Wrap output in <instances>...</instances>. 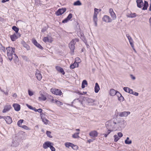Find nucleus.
Returning a JSON list of instances; mask_svg holds the SVG:
<instances>
[{
    "instance_id": "obj_16",
    "label": "nucleus",
    "mask_w": 151,
    "mask_h": 151,
    "mask_svg": "<svg viewBox=\"0 0 151 151\" xmlns=\"http://www.w3.org/2000/svg\"><path fill=\"white\" fill-rule=\"evenodd\" d=\"M32 42L37 47L41 50L43 49V47L37 42L36 40L35 39L33 40Z\"/></svg>"
},
{
    "instance_id": "obj_15",
    "label": "nucleus",
    "mask_w": 151,
    "mask_h": 151,
    "mask_svg": "<svg viewBox=\"0 0 151 151\" xmlns=\"http://www.w3.org/2000/svg\"><path fill=\"white\" fill-rule=\"evenodd\" d=\"M110 15L113 20H115L116 19V16L115 13L114 12L112 9H110L109 10Z\"/></svg>"
},
{
    "instance_id": "obj_62",
    "label": "nucleus",
    "mask_w": 151,
    "mask_h": 151,
    "mask_svg": "<svg viewBox=\"0 0 151 151\" xmlns=\"http://www.w3.org/2000/svg\"><path fill=\"white\" fill-rule=\"evenodd\" d=\"M131 47L133 48L134 47V44L133 42H129Z\"/></svg>"
},
{
    "instance_id": "obj_55",
    "label": "nucleus",
    "mask_w": 151,
    "mask_h": 151,
    "mask_svg": "<svg viewBox=\"0 0 151 151\" xmlns=\"http://www.w3.org/2000/svg\"><path fill=\"white\" fill-rule=\"evenodd\" d=\"M126 37H127V38H128V39L129 40H131V39H132V37H131V36H129V34H127L126 35Z\"/></svg>"
},
{
    "instance_id": "obj_54",
    "label": "nucleus",
    "mask_w": 151,
    "mask_h": 151,
    "mask_svg": "<svg viewBox=\"0 0 151 151\" xmlns=\"http://www.w3.org/2000/svg\"><path fill=\"white\" fill-rule=\"evenodd\" d=\"M116 95L118 98L122 95L118 91H116Z\"/></svg>"
},
{
    "instance_id": "obj_18",
    "label": "nucleus",
    "mask_w": 151,
    "mask_h": 151,
    "mask_svg": "<svg viewBox=\"0 0 151 151\" xmlns=\"http://www.w3.org/2000/svg\"><path fill=\"white\" fill-rule=\"evenodd\" d=\"M136 2L138 7L141 8L143 5L142 0H137Z\"/></svg>"
},
{
    "instance_id": "obj_39",
    "label": "nucleus",
    "mask_w": 151,
    "mask_h": 151,
    "mask_svg": "<svg viewBox=\"0 0 151 151\" xmlns=\"http://www.w3.org/2000/svg\"><path fill=\"white\" fill-rule=\"evenodd\" d=\"M46 134L47 136L50 138H52V137L51 135V132L49 131H47Z\"/></svg>"
},
{
    "instance_id": "obj_45",
    "label": "nucleus",
    "mask_w": 151,
    "mask_h": 151,
    "mask_svg": "<svg viewBox=\"0 0 151 151\" xmlns=\"http://www.w3.org/2000/svg\"><path fill=\"white\" fill-rule=\"evenodd\" d=\"M56 104L58 106H60V105H63V103L59 101H58L57 102Z\"/></svg>"
},
{
    "instance_id": "obj_32",
    "label": "nucleus",
    "mask_w": 151,
    "mask_h": 151,
    "mask_svg": "<svg viewBox=\"0 0 151 151\" xmlns=\"http://www.w3.org/2000/svg\"><path fill=\"white\" fill-rule=\"evenodd\" d=\"M73 4L74 6H81L82 5V4L79 0H78L75 2Z\"/></svg>"
},
{
    "instance_id": "obj_10",
    "label": "nucleus",
    "mask_w": 151,
    "mask_h": 151,
    "mask_svg": "<svg viewBox=\"0 0 151 151\" xmlns=\"http://www.w3.org/2000/svg\"><path fill=\"white\" fill-rule=\"evenodd\" d=\"M89 135L92 138H95L98 136V133L96 130L92 131L89 133Z\"/></svg>"
},
{
    "instance_id": "obj_35",
    "label": "nucleus",
    "mask_w": 151,
    "mask_h": 151,
    "mask_svg": "<svg viewBox=\"0 0 151 151\" xmlns=\"http://www.w3.org/2000/svg\"><path fill=\"white\" fill-rule=\"evenodd\" d=\"M65 145L66 147H72V145H73V144L69 142H66L65 143Z\"/></svg>"
},
{
    "instance_id": "obj_31",
    "label": "nucleus",
    "mask_w": 151,
    "mask_h": 151,
    "mask_svg": "<svg viewBox=\"0 0 151 151\" xmlns=\"http://www.w3.org/2000/svg\"><path fill=\"white\" fill-rule=\"evenodd\" d=\"M132 141L129 140V137H127L125 141V143L127 144H130L132 143Z\"/></svg>"
},
{
    "instance_id": "obj_37",
    "label": "nucleus",
    "mask_w": 151,
    "mask_h": 151,
    "mask_svg": "<svg viewBox=\"0 0 151 151\" xmlns=\"http://www.w3.org/2000/svg\"><path fill=\"white\" fill-rule=\"evenodd\" d=\"M47 97L50 100V101L51 102H53V101H54V99H53V97L52 96L48 95L47 96Z\"/></svg>"
},
{
    "instance_id": "obj_38",
    "label": "nucleus",
    "mask_w": 151,
    "mask_h": 151,
    "mask_svg": "<svg viewBox=\"0 0 151 151\" xmlns=\"http://www.w3.org/2000/svg\"><path fill=\"white\" fill-rule=\"evenodd\" d=\"M19 145V143L16 141H14V142H13L12 145L14 147H16L18 146Z\"/></svg>"
},
{
    "instance_id": "obj_36",
    "label": "nucleus",
    "mask_w": 151,
    "mask_h": 151,
    "mask_svg": "<svg viewBox=\"0 0 151 151\" xmlns=\"http://www.w3.org/2000/svg\"><path fill=\"white\" fill-rule=\"evenodd\" d=\"M114 142H116L120 138H119L118 136L116 135H115L114 136Z\"/></svg>"
},
{
    "instance_id": "obj_5",
    "label": "nucleus",
    "mask_w": 151,
    "mask_h": 151,
    "mask_svg": "<svg viewBox=\"0 0 151 151\" xmlns=\"http://www.w3.org/2000/svg\"><path fill=\"white\" fill-rule=\"evenodd\" d=\"M84 100L86 101L90 105H94V102L95 101L93 99L88 98L87 97H84L83 98Z\"/></svg>"
},
{
    "instance_id": "obj_57",
    "label": "nucleus",
    "mask_w": 151,
    "mask_h": 151,
    "mask_svg": "<svg viewBox=\"0 0 151 151\" xmlns=\"http://www.w3.org/2000/svg\"><path fill=\"white\" fill-rule=\"evenodd\" d=\"M27 106V107L30 109H32V110L33 108V107H32V106H30L28 104H27L26 105Z\"/></svg>"
},
{
    "instance_id": "obj_1",
    "label": "nucleus",
    "mask_w": 151,
    "mask_h": 151,
    "mask_svg": "<svg viewBox=\"0 0 151 151\" xmlns=\"http://www.w3.org/2000/svg\"><path fill=\"white\" fill-rule=\"evenodd\" d=\"M6 50L7 51V54L8 59L10 61L12 60L13 59V55L15 52V48L14 47H8L6 48ZM14 55L18 59L17 56L15 53L14 54Z\"/></svg>"
},
{
    "instance_id": "obj_33",
    "label": "nucleus",
    "mask_w": 151,
    "mask_h": 151,
    "mask_svg": "<svg viewBox=\"0 0 151 151\" xmlns=\"http://www.w3.org/2000/svg\"><path fill=\"white\" fill-rule=\"evenodd\" d=\"M23 121L24 120L23 119H20L18 121L17 123L18 126L19 127H21L22 126H21V125Z\"/></svg>"
},
{
    "instance_id": "obj_43",
    "label": "nucleus",
    "mask_w": 151,
    "mask_h": 151,
    "mask_svg": "<svg viewBox=\"0 0 151 151\" xmlns=\"http://www.w3.org/2000/svg\"><path fill=\"white\" fill-rule=\"evenodd\" d=\"M129 88L128 87H124L123 88V89L125 92L128 93Z\"/></svg>"
},
{
    "instance_id": "obj_59",
    "label": "nucleus",
    "mask_w": 151,
    "mask_h": 151,
    "mask_svg": "<svg viewBox=\"0 0 151 151\" xmlns=\"http://www.w3.org/2000/svg\"><path fill=\"white\" fill-rule=\"evenodd\" d=\"M42 110L41 109H39L37 110V112H38L40 113H41L42 112Z\"/></svg>"
},
{
    "instance_id": "obj_23",
    "label": "nucleus",
    "mask_w": 151,
    "mask_h": 151,
    "mask_svg": "<svg viewBox=\"0 0 151 151\" xmlns=\"http://www.w3.org/2000/svg\"><path fill=\"white\" fill-rule=\"evenodd\" d=\"M10 37L11 40L13 41H15L18 38L17 36L15 34L11 35Z\"/></svg>"
},
{
    "instance_id": "obj_14",
    "label": "nucleus",
    "mask_w": 151,
    "mask_h": 151,
    "mask_svg": "<svg viewBox=\"0 0 151 151\" xmlns=\"http://www.w3.org/2000/svg\"><path fill=\"white\" fill-rule=\"evenodd\" d=\"M11 106L9 104H7L4 106L2 112L3 113H6L8 111L11 109Z\"/></svg>"
},
{
    "instance_id": "obj_53",
    "label": "nucleus",
    "mask_w": 151,
    "mask_h": 151,
    "mask_svg": "<svg viewBox=\"0 0 151 151\" xmlns=\"http://www.w3.org/2000/svg\"><path fill=\"white\" fill-rule=\"evenodd\" d=\"M69 20H68L67 18H66L65 19H64L62 21V23H67Z\"/></svg>"
},
{
    "instance_id": "obj_42",
    "label": "nucleus",
    "mask_w": 151,
    "mask_h": 151,
    "mask_svg": "<svg viewBox=\"0 0 151 151\" xmlns=\"http://www.w3.org/2000/svg\"><path fill=\"white\" fill-rule=\"evenodd\" d=\"M42 121L44 124H47L49 122V121L46 119H42Z\"/></svg>"
},
{
    "instance_id": "obj_48",
    "label": "nucleus",
    "mask_w": 151,
    "mask_h": 151,
    "mask_svg": "<svg viewBox=\"0 0 151 151\" xmlns=\"http://www.w3.org/2000/svg\"><path fill=\"white\" fill-rule=\"evenodd\" d=\"M79 63V61L78 63H77L75 62L73 63V65H74V66L75 67H78V63Z\"/></svg>"
},
{
    "instance_id": "obj_46",
    "label": "nucleus",
    "mask_w": 151,
    "mask_h": 151,
    "mask_svg": "<svg viewBox=\"0 0 151 151\" xmlns=\"http://www.w3.org/2000/svg\"><path fill=\"white\" fill-rule=\"evenodd\" d=\"M118 99L119 101H123L124 100V97L121 95L118 98Z\"/></svg>"
},
{
    "instance_id": "obj_50",
    "label": "nucleus",
    "mask_w": 151,
    "mask_h": 151,
    "mask_svg": "<svg viewBox=\"0 0 151 151\" xmlns=\"http://www.w3.org/2000/svg\"><path fill=\"white\" fill-rule=\"evenodd\" d=\"M21 127L26 130H28V127L27 126L25 125H22Z\"/></svg>"
},
{
    "instance_id": "obj_44",
    "label": "nucleus",
    "mask_w": 151,
    "mask_h": 151,
    "mask_svg": "<svg viewBox=\"0 0 151 151\" xmlns=\"http://www.w3.org/2000/svg\"><path fill=\"white\" fill-rule=\"evenodd\" d=\"M72 17V15L71 13L66 18L69 20L71 19Z\"/></svg>"
},
{
    "instance_id": "obj_4",
    "label": "nucleus",
    "mask_w": 151,
    "mask_h": 151,
    "mask_svg": "<svg viewBox=\"0 0 151 151\" xmlns=\"http://www.w3.org/2000/svg\"><path fill=\"white\" fill-rule=\"evenodd\" d=\"M50 91L53 94L56 95L60 96L62 94L61 91L58 89L55 88H51L50 89Z\"/></svg>"
},
{
    "instance_id": "obj_56",
    "label": "nucleus",
    "mask_w": 151,
    "mask_h": 151,
    "mask_svg": "<svg viewBox=\"0 0 151 151\" xmlns=\"http://www.w3.org/2000/svg\"><path fill=\"white\" fill-rule=\"evenodd\" d=\"M3 60L1 56V54H0V62L2 64L3 63Z\"/></svg>"
},
{
    "instance_id": "obj_26",
    "label": "nucleus",
    "mask_w": 151,
    "mask_h": 151,
    "mask_svg": "<svg viewBox=\"0 0 151 151\" xmlns=\"http://www.w3.org/2000/svg\"><path fill=\"white\" fill-rule=\"evenodd\" d=\"M117 91L114 90V89H111L110 91V95L111 96H114L115 95Z\"/></svg>"
},
{
    "instance_id": "obj_51",
    "label": "nucleus",
    "mask_w": 151,
    "mask_h": 151,
    "mask_svg": "<svg viewBox=\"0 0 151 151\" xmlns=\"http://www.w3.org/2000/svg\"><path fill=\"white\" fill-rule=\"evenodd\" d=\"M28 92L29 95L30 96H32L33 95V92L32 91H30L29 90H28Z\"/></svg>"
},
{
    "instance_id": "obj_52",
    "label": "nucleus",
    "mask_w": 151,
    "mask_h": 151,
    "mask_svg": "<svg viewBox=\"0 0 151 151\" xmlns=\"http://www.w3.org/2000/svg\"><path fill=\"white\" fill-rule=\"evenodd\" d=\"M53 145H52L50 147V148L51 150V151H55V148L52 146Z\"/></svg>"
},
{
    "instance_id": "obj_58",
    "label": "nucleus",
    "mask_w": 151,
    "mask_h": 151,
    "mask_svg": "<svg viewBox=\"0 0 151 151\" xmlns=\"http://www.w3.org/2000/svg\"><path fill=\"white\" fill-rule=\"evenodd\" d=\"M128 93L130 94H132L134 93V92L133 91L132 89H129V90Z\"/></svg>"
},
{
    "instance_id": "obj_61",
    "label": "nucleus",
    "mask_w": 151,
    "mask_h": 151,
    "mask_svg": "<svg viewBox=\"0 0 151 151\" xmlns=\"http://www.w3.org/2000/svg\"><path fill=\"white\" fill-rule=\"evenodd\" d=\"M133 94L135 95V96H137L138 95V93L137 92H134V93H133L132 94Z\"/></svg>"
},
{
    "instance_id": "obj_12",
    "label": "nucleus",
    "mask_w": 151,
    "mask_h": 151,
    "mask_svg": "<svg viewBox=\"0 0 151 151\" xmlns=\"http://www.w3.org/2000/svg\"><path fill=\"white\" fill-rule=\"evenodd\" d=\"M102 19L103 21L106 22H111L112 21V20L107 15H104Z\"/></svg>"
},
{
    "instance_id": "obj_13",
    "label": "nucleus",
    "mask_w": 151,
    "mask_h": 151,
    "mask_svg": "<svg viewBox=\"0 0 151 151\" xmlns=\"http://www.w3.org/2000/svg\"><path fill=\"white\" fill-rule=\"evenodd\" d=\"M36 76L39 81L41 80L42 78V75L40 72L38 70H37L35 73Z\"/></svg>"
},
{
    "instance_id": "obj_30",
    "label": "nucleus",
    "mask_w": 151,
    "mask_h": 151,
    "mask_svg": "<svg viewBox=\"0 0 151 151\" xmlns=\"http://www.w3.org/2000/svg\"><path fill=\"white\" fill-rule=\"evenodd\" d=\"M85 85H87V83L86 80H84L83 81L82 83L81 87L82 88H83L85 87Z\"/></svg>"
},
{
    "instance_id": "obj_41",
    "label": "nucleus",
    "mask_w": 151,
    "mask_h": 151,
    "mask_svg": "<svg viewBox=\"0 0 151 151\" xmlns=\"http://www.w3.org/2000/svg\"><path fill=\"white\" fill-rule=\"evenodd\" d=\"M43 41L45 42H49V39L47 37H44L43 39Z\"/></svg>"
},
{
    "instance_id": "obj_20",
    "label": "nucleus",
    "mask_w": 151,
    "mask_h": 151,
    "mask_svg": "<svg viewBox=\"0 0 151 151\" xmlns=\"http://www.w3.org/2000/svg\"><path fill=\"white\" fill-rule=\"evenodd\" d=\"M46 96L43 94H41L38 97V99L40 101H45L46 99Z\"/></svg>"
},
{
    "instance_id": "obj_22",
    "label": "nucleus",
    "mask_w": 151,
    "mask_h": 151,
    "mask_svg": "<svg viewBox=\"0 0 151 151\" xmlns=\"http://www.w3.org/2000/svg\"><path fill=\"white\" fill-rule=\"evenodd\" d=\"M100 90V87L98 83H96L95 84V86L94 88V91L96 93H98Z\"/></svg>"
},
{
    "instance_id": "obj_25",
    "label": "nucleus",
    "mask_w": 151,
    "mask_h": 151,
    "mask_svg": "<svg viewBox=\"0 0 151 151\" xmlns=\"http://www.w3.org/2000/svg\"><path fill=\"white\" fill-rule=\"evenodd\" d=\"M143 7L142 8V10H146L147 9V8L148 6V2L146 1H145L144 4L143 5Z\"/></svg>"
},
{
    "instance_id": "obj_49",
    "label": "nucleus",
    "mask_w": 151,
    "mask_h": 151,
    "mask_svg": "<svg viewBox=\"0 0 151 151\" xmlns=\"http://www.w3.org/2000/svg\"><path fill=\"white\" fill-rule=\"evenodd\" d=\"M136 17V14L133 13L132 14H131L129 15V17L131 18H133L134 17Z\"/></svg>"
},
{
    "instance_id": "obj_29",
    "label": "nucleus",
    "mask_w": 151,
    "mask_h": 151,
    "mask_svg": "<svg viewBox=\"0 0 151 151\" xmlns=\"http://www.w3.org/2000/svg\"><path fill=\"white\" fill-rule=\"evenodd\" d=\"M22 45L27 50H29L30 49L29 46L25 42H23L22 43Z\"/></svg>"
},
{
    "instance_id": "obj_64",
    "label": "nucleus",
    "mask_w": 151,
    "mask_h": 151,
    "mask_svg": "<svg viewBox=\"0 0 151 151\" xmlns=\"http://www.w3.org/2000/svg\"><path fill=\"white\" fill-rule=\"evenodd\" d=\"M46 30V28H44L42 29L41 30V32H44Z\"/></svg>"
},
{
    "instance_id": "obj_6",
    "label": "nucleus",
    "mask_w": 151,
    "mask_h": 151,
    "mask_svg": "<svg viewBox=\"0 0 151 151\" xmlns=\"http://www.w3.org/2000/svg\"><path fill=\"white\" fill-rule=\"evenodd\" d=\"M66 11V9L65 8L59 9L55 12V14L58 16L61 15L63 14Z\"/></svg>"
},
{
    "instance_id": "obj_17",
    "label": "nucleus",
    "mask_w": 151,
    "mask_h": 151,
    "mask_svg": "<svg viewBox=\"0 0 151 151\" xmlns=\"http://www.w3.org/2000/svg\"><path fill=\"white\" fill-rule=\"evenodd\" d=\"M5 121L8 124H10L12 122V118L9 116H6L5 118Z\"/></svg>"
},
{
    "instance_id": "obj_11",
    "label": "nucleus",
    "mask_w": 151,
    "mask_h": 151,
    "mask_svg": "<svg viewBox=\"0 0 151 151\" xmlns=\"http://www.w3.org/2000/svg\"><path fill=\"white\" fill-rule=\"evenodd\" d=\"M75 44V40H72L69 44V47L71 51H73L75 46L74 45Z\"/></svg>"
},
{
    "instance_id": "obj_8",
    "label": "nucleus",
    "mask_w": 151,
    "mask_h": 151,
    "mask_svg": "<svg viewBox=\"0 0 151 151\" xmlns=\"http://www.w3.org/2000/svg\"><path fill=\"white\" fill-rule=\"evenodd\" d=\"M52 145H53V143L49 141H46L43 144V147L45 149H46L48 147L50 148Z\"/></svg>"
},
{
    "instance_id": "obj_34",
    "label": "nucleus",
    "mask_w": 151,
    "mask_h": 151,
    "mask_svg": "<svg viewBox=\"0 0 151 151\" xmlns=\"http://www.w3.org/2000/svg\"><path fill=\"white\" fill-rule=\"evenodd\" d=\"M79 133H80L79 132L75 133L72 135L73 137L74 138H79Z\"/></svg>"
},
{
    "instance_id": "obj_27",
    "label": "nucleus",
    "mask_w": 151,
    "mask_h": 151,
    "mask_svg": "<svg viewBox=\"0 0 151 151\" xmlns=\"http://www.w3.org/2000/svg\"><path fill=\"white\" fill-rule=\"evenodd\" d=\"M77 103L78 104H82V102L79 100V99H74L72 102V103Z\"/></svg>"
},
{
    "instance_id": "obj_19",
    "label": "nucleus",
    "mask_w": 151,
    "mask_h": 151,
    "mask_svg": "<svg viewBox=\"0 0 151 151\" xmlns=\"http://www.w3.org/2000/svg\"><path fill=\"white\" fill-rule=\"evenodd\" d=\"M13 106L14 110L17 111H19L20 109V106L19 104H13Z\"/></svg>"
},
{
    "instance_id": "obj_28",
    "label": "nucleus",
    "mask_w": 151,
    "mask_h": 151,
    "mask_svg": "<svg viewBox=\"0 0 151 151\" xmlns=\"http://www.w3.org/2000/svg\"><path fill=\"white\" fill-rule=\"evenodd\" d=\"M12 29L14 31L16 32L17 34V35L20 36V35L19 33H18L19 29L15 26H13L12 28Z\"/></svg>"
},
{
    "instance_id": "obj_3",
    "label": "nucleus",
    "mask_w": 151,
    "mask_h": 151,
    "mask_svg": "<svg viewBox=\"0 0 151 151\" xmlns=\"http://www.w3.org/2000/svg\"><path fill=\"white\" fill-rule=\"evenodd\" d=\"M99 9L97 8H95L94 9V12L93 16V20L94 23L95 25L96 26L97 25V22L98 19L97 18V14H98V12Z\"/></svg>"
},
{
    "instance_id": "obj_63",
    "label": "nucleus",
    "mask_w": 151,
    "mask_h": 151,
    "mask_svg": "<svg viewBox=\"0 0 151 151\" xmlns=\"http://www.w3.org/2000/svg\"><path fill=\"white\" fill-rule=\"evenodd\" d=\"M131 76L132 79L133 80H134L135 79V77L134 76H133V75H131Z\"/></svg>"
},
{
    "instance_id": "obj_7",
    "label": "nucleus",
    "mask_w": 151,
    "mask_h": 151,
    "mask_svg": "<svg viewBox=\"0 0 151 151\" xmlns=\"http://www.w3.org/2000/svg\"><path fill=\"white\" fill-rule=\"evenodd\" d=\"M126 122L124 120H122L119 121L117 123H116L117 126L118 127L117 129H119L120 128H124L125 126V124Z\"/></svg>"
},
{
    "instance_id": "obj_9",
    "label": "nucleus",
    "mask_w": 151,
    "mask_h": 151,
    "mask_svg": "<svg viewBox=\"0 0 151 151\" xmlns=\"http://www.w3.org/2000/svg\"><path fill=\"white\" fill-rule=\"evenodd\" d=\"M130 112L129 111H123V112L119 113L118 115L119 116L121 117H126L130 114Z\"/></svg>"
},
{
    "instance_id": "obj_21",
    "label": "nucleus",
    "mask_w": 151,
    "mask_h": 151,
    "mask_svg": "<svg viewBox=\"0 0 151 151\" xmlns=\"http://www.w3.org/2000/svg\"><path fill=\"white\" fill-rule=\"evenodd\" d=\"M56 69L57 71L62 73L63 75H64L65 74V72L62 68L59 66H57L56 67Z\"/></svg>"
},
{
    "instance_id": "obj_47",
    "label": "nucleus",
    "mask_w": 151,
    "mask_h": 151,
    "mask_svg": "<svg viewBox=\"0 0 151 151\" xmlns=\"http://www.w3.org/2000/svg\"><path fill=\"white\" fill-rule=\"evenodd\" d=\"M118 137H119V138H121L123 136V134L122 133L120 132H118L117 133V135Z\"/></svg>"
},
{
    "instance_id": "obj_60",
    "label": "nucleus",
    "mask_w": 151,
    "mask_h": 151,
    "mask_svg": "<svg viewBox=\"0 0 151 151\" xmlns=\"http://www.w3.org/2000/svg\"><path fill=\"white\" fill-rule=\"evenodd\" d=\"M70 68L73 69V68H75V67L74 66V65H73V64L71 65L70 66Z\"/></svg>"
},
{
    "instance_id": "obj_40",
    "label": "nucleus",
    "mask_w": 151,
    "mask_h": 151,
    "mask_svg": "<svg viewBox=\"0 0 151 151\" xmlns=\"http://www.w3.org/2000/svg\"><path fill=\"white\" fill-rule=\"evenodd\" d=\"M72 148L74 150H76L78 149V147L76 145L73 144V145H72Z\"/></svg>"
},
{
    "instance_id": "obj_24",
    "label": "nucleus",
    "mask_w": 151,
    "mask_h": 151,
    "mask_svg": "<svg viewBox=\"0 0 151 151\" xmlns=\"http://www.w3.org/2000/svg\"><path fill=\"white\" fill-rule=\"evenodd\" d=\"M107 131L105 134H103L104 135V137H106L110 133V132L112 131H113L112 129H107Z\"/></svg>"
},
{
    "instance_id": "obj_2",
    "label": "nucleus",
    "mask_w": 151,
    "mask_h": 151,
    "mask_svg": "<svg viewBox=\"0 0 151 151\" xmlns=\"http://www.w3.org/2000/svg\"><path fill=\"white\" fill-rule=\"evenodd\" d=\"M106 125L107 129H112L113 131L116 130L117 128H118L117 126L116 123L113 120H110L107 122Z\"/></svg>"
}]
</instances>
